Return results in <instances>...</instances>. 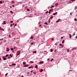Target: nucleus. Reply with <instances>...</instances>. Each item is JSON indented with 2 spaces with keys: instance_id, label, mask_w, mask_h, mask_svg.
Returning <instances> with one entry per match:
<instances>
[{
  "instance_id": "nucleus-1",
  "label": "nucleus",
  "mask_w": 77,
  "mask_h": 77,
  "mask_svg": "<svg viewBox=\"0 0 77 77\" xmlns=\"http://www.w3.org/2000/svg\"><path fill=\"white\" fill-rule=\"evenodd\" d=\"M20 52L21 51H17V56H18V55H20Z\"/></svg>"
},
{
  "instance_id": "nucleus-2",
  "label": "nucleus",
  "mask_w": 77,
  "mask_h": 77,
  "mask_svg": "<svg viewBox=\"0 0 77 77\" xmlns=\"http://www.w3.org/2000/svg\"><path fill=\"white\" fill-rule=\"evenodd\" d=\"M24 67H28L29 66V64H26L24 66H23Z\"/></svg>"
},
{
  "instance_id": "nucleus-3",
  "label": "nucleus",
  "mask_w": 77,
  "mask_h": 77,
  "mask_svg": "<svg viewBox=\"0 0 77 77\" xmlns=\"http://www.w3.org/2000/svg\"><path fill=\"white\" fill-rule=\"evenodd\" d=\"M29 69H30V68H33V66H31L29 67Z\"/></svg>"
},
{
  "instance_id": "nucleus-4",
  "label": "nucleus",
  "mask_w": 77,
  "mask_h": 77,
  "mask_svg": "<svg viewBox=\"0 0 77 77\" xmlns=\"http://www.w3.org/2000/svg\"><path fill=\"white\" fill-rule=\"evenodd\" d=\"M2 57L3 58V60H6L7 59L6 58H5V57H4V56H2Z\"/></svg>"
},
{
  "instance_id": "nucleus-5",
  "label": "nucleus",
  "mask_w": 77,
  "mask_h": 77,
  "mask_svg": "<svg viewBox=\"0 0 77 77\" xmlns=\"http://www.w3.org/2000/svg\"><path fill=\"white\" fill-rule=\"evenodd\" d=\"M57 12H56L55 13L53 14V15H57Z\"/></svg>"
},
{
  "instance_id": "nucleus-6",
  "label": "nucleus",
  "mask_w": 77,
  "mask_h": 77,
  "mask_svg": "<svg viewBox=\"0 0 77 77\" xmlns=\"http://www.w3.org/2000/svg\"><path fill=\"white\" fill-rule=\"evenodd\" d=\"M6 22L5 21H3L4 23H3V24H6V23H5Z\"/></svg>"
},
{
  "instance_id": "nucleus-7",
  "label": "nucleus",
  "mask_w": 77,
  "mask_h": 77,
  "mask_svg": "<svg viewBox=\"0 0 77 77\" xmlns=\"http://www.w3.org/2000/svg\"><path fill=\"white\" fill-rule=\"evenodd\" d=\"M7 51L8 52L9 51V49L8 48H7Z\"/></svg>"
},
{
  "instance_id": "nucleus-8",
  "label": "nucleus",
  "mask_w": 77,
  "mask_h": 77,
  "mask_svg": "<svg viewBox=\"0 0 77 77\" xmlns=\"http://www.w3.org/2000/svg\"><path fill=\"white\" fill-rule=\"evenodd\" d=\"M30 39H33V36H31L30 38Z\"/></svg>"
},
{
  "instance_id": "nucleus-9",
  "label": "nucleus",
  "mask_w": 77,
  "mask_h": 77,
  "mask_svg": "<svg viewBox=\"0 0 77 77\" xmlns=\"http://www.w3.org/2000/svg\"><path fill=\"white\" fill-rule=\"evenodd\" d=\"M44 62V61H41L39 62V63L41 64V63H43Z\"/></svg>"
},
{
  "instance_id": "nucleus-10",
  "label": "nucleus",
  "mask_w": 77,
  "mask_h": 77,
  "mask_svg": "<svg viewBox=\"0 0 77 77\" xmlns=\"http://www.w3.org/2000/svg\"><path fill=\"white\" fill-rule=\"evenodd\" d=\"M69 36L70 38H71V37H72V36L71 34H69Z\"/></svg>"
},
{
  "instance_id": "nucleus-11",
  "label": "nucleus",
  "mask_w": 77,
  "mask_h": 77,
  "mask_svg": "<svg viewBox=\"0 0 77 77\" xmlns=\"http://www.w3.org/2000/svg\"><path fill=\"white\" fill-rule=\"evenodd\" d=\"M0 30H2V31H4V29H3L0 28Z\"/></svg>"
},
{
  "instance_id": "nucleus-12",
  "label": "nucleus",
  "mask_w": 77,
  "mask_h": 77,
  "mask_svg": "<svg viewBox=\"0 0 77 77\" xmlns=\"http://www.w3.org/2000/svg\"><path fill=\"white\" fill-rule=\"evenodd\" d=\"M35 68H38V66L36 65L35 66Z\"/></svg>"
},
{
  "instance_id": "nucleus-13",
  "label": "nucleus",
  "mask_w": 77,
  "mask_h": 77,
  "mask_svg": "<svg viewBox=\"0 0 77 77\" xmlns=\"http://www.w3.org/2000/svg\"><path fill=\"white\" fill-rule=\"evenodd\" d=\"M77 9V7L76 6H75V10H76Z\"/></svg>"
},
{
  "instance_id": "nucleus-14",
  "label": "nucleus",
  "mask_w": 77,
  "mask_h": 77,
  "mask_svg": "<svg viewBox=\"0 0 77 77\" xmlns=\"http://www.w3.org/2000/svg\"><path fill=\"white\" fill-rule=\"evenodd\" d=\"M54 6L52 5L51 6V7L50 8L51 9H52V8H54Z\"/></svg>"
},
{
  "instance_id": "nucleus-15",
  "label": "nucleus",
  "mask_w": 77,
  "mask_h": 77,
  "mask_svg": "<svg viewBox=\"0 0 77 77\" xmlns=\"http://www.w3.org/2000/svg\"><path fill=\"white\" fill-rule=\"evenodd\" d=\"M11 50H12V51H13V50H14V48H11Z\"/></svg>"
},
{
  "instance_id": "nucleus-16",
  "label": "nucleus",
  "mask_w": 77,
  "mask_h": 77,
  "mask_svg": "<svg viewBox=\"0 0 77 77\" xmlns=\"http://www.w3.org/2000/svg\"><path fill=\"white\" fill-rule=\"evenodd\" d=\"M53 60H54V59L52 58V59H51V62H52V61H53Z\"/></svg>"
},
{
  "instance_id": "nucleus-17",
  "label": "nucleus",
  "mask_w": 77,
  "mask_h": 77,
  "mask_svg": "<svg viewBox=\"0 0 77 77\" xmlns=\"http://www.w3.org/2000/svg\"><path fill=\"white\" fill-rule=\"evenodd\" d=\"M33 53H36V51H33Z\"/></svg>"
},
{
  "instance_id": "nucleus-18",
  "label": "nucleus",
  "mask_w": 77,
  "mask_h": 77,
  "mask_svg": "<svg viewBox=\"0 0 77 77\" xmlns=\"http://www.w3.org/2000/svg\"><path fill=\"white\" fill-rule=\"evenodd\" d=\"M22 6L23 7V8H24V6H25V5L23 4L22 5Z\"/></svg>"
},
{
  "instance_id": "nucleus-19",
  "label": "nucleus",
  "mask_w": 77,
  "mask_h": 77,
  "mask_svg": "<svg viewBox=\"0 0 77 77\" xmlns=\"http://www.w3.org/2000/svg\"><path fill=\"white\" fill-rule=\"evenodd\" d=\"M9 56V54H7L5 56V57H8V56Z\"/></svg>"
},
{
  "instance_id": "nucleus-20",
  "label": "nucleus",
  "mask_w": 77,
  "mask_h": 77,
  "mask_svg": "<svg viewBox=\"0 0 77 77\" xmlns=\"http://www.w3.org/2000/svg\"><path fill=\"white\" fill-rule=\"evenodd\" d=\"M64 41H65V40H64L63 41V42H62V43H63V44H64Z\"/></svg>"
},
{
  "instance_id": "nucleus-21",
  "label": "nucleus",
  "mask_w": 77,
  "mask_h": 77,
  "mask_svg": "<svg viewBox=\"0 0 77 77\" xmlns=\"http://www.w3.org/2000/svg\"><path fill=\"white\" fill-rule=\"evenodd\" d=\"M23 64H24V65H26V63H25L24 62H23Z\"/></svg>"
},
{
  "instance_id": "nucleus-22",
  "label": "nucleus",
  "mask_w": 77,
  "mask_h": 77,
  "mask_svg": "<svg viewBox=\"0 0 77 77\" xmlns=\"http://www.w3.org/2000/svg\"><path fill=\"white\" fill-rule=\"evenodd\" d=\"M74 20H75V21H77V19H76V18H75Z\"/></svg>"
},
{
  "instance_id": "nucleus-23",
  "label": "nucleus",
  "mask_w": 77,
  "mask_h": 77,
  "mask_svg": "<svg viewBox=\"0 0 77 77\" xmlns=\"http://www.w3.org/2000/svg\"><path fill=\"white\" fill-rule=\"evenodd\" d=\"M58 5V3H57L55 4V6H57Z\"/></svg>"
},
{
  "instance_id": "nucleus-24",
  "label": "nucleus",
  "mask_w": 77,
  "mask_h": 77,
  "mask_svg": "<svg viewBox=\"0 0 77 77\" xmlns=\"http://www.w3.org/2000/svg\"><path fill=\"white\" fill-rule=\"evenodd\" d=\"M53 50H52V49H51V52H53Z\"/></svg>"
},
{
  "instance_id": "nucleus-25",
  "label": "nucleus",
  "mask_w": 77,
  "mask_h": 77,
  "mask_svg": "<svg viewBox=\"0 0 77 77\" xmlns=\"http://www.w3.org/2000/svg\"><path fill=\"white\" fill-rule=\"evenodd\" d=\"M40 71L42 72V71H43V69H41L40 70Z\"/></svg>"
},
{
  "instance_id": "nucleus-26",
  "label": "nucleus",
  "mask_w": 77,
  "mask_h": 77,
  "mask_svg": "<svg viewBox=\"0 0 77 77\" xmlns=\"http://www.w3.org/2000/svg\"><path fill=\"white\" fill-rule=\"evenodd\" d=\"M33 74H36V72H33Z\"/></svg>"
},
{
  "instance_id": "nucleus-27",
  "label": "nucleus",
  "mask_w": 77,
  "mask_h": 77,
  "mask_svg": "<svg viewBox=\"0 0 77 77\" xmlns=\"http://www.w3.org/2000/svg\"><path fill=\"white\" fill-rule=\"evenodd\" d=\"M45 24H46V25H48V23H45Z\"/></svg>"
},
{
  "instance_id": "nucleus-28",
  "label": "nucleus",
  "mask_w": 77,
  "mask_h": 77,
  "mask_svg": "<svg viewBox=\"0 0 77 77\" xmlns=\"http://www.w3.org/2000/svg\"><path fill=\"white\" fill-rule=\"evenodd\" d=\"M2 4V1H0V4Z\"/></svg>"
},
{
  "instance_id": "nucleus-29",
  "label": "nucleus",
  "mask_w": 77,
  "mask_h": 77,
  "mask_svg": "<svg viewBox=\"0 0 77 77\" xmlns=\"http://www.w3.org/2000/svg\"><path fill=\"white\" fill-rule=\"evenodd\" d=\"M27 11H29L30 10H29V8H27Z\"/></svg>"
},
{
  "instance_id": "nucleus-30",
  "label": "nucleus",
  "mask_w": 77,
  "mask_h": 77,
  "mask_svg": "<svg viewBox=\"0 0 77 77\" xmlns=\"http://www.w3.org/2000/svg\"><path fill=\"white\" fill-rule=\"evenodd\" d=\"M12 65H16V64H12Z\"/></svg>"
},
{
  "instance_id": "nucleus-31",
  "label": "nucleus",
  "mask_w": 77,
  "mask_h": 77,
  "mask_svg": "<svg viewBox=\"0 0 77 77\" xmlns=\"http://www.w3.org/2000/svg\"><path fill=\"white\" fill-rule=\"evenodd\" d=\"M73 50H76V48H73Z\"/></svg>"
},
{
  "instance_id": "nucleus-32",
  "label": "nucleus",
  "mask_w": 77,
  "mask_h": 77,
  "mask_svg": "<svg viewBox=\"0 0 77 77\" xmlns=\"http://www.w3.org/2000/svg\"><path fill=\"white\" fill-rule=\"evenodd\" d=\"M53 18V16H52L51 17V20H52V18Z\"/></svg>"
},
{
  "instance_id": "nucleus-33",
  "label": "nucleus",
  "mask_w": 77,
  "mask_h": 77,
  "mask_svg": "<svg viewBox=\"0 0 77 77\" xmlns=\"http://www.w3.org/2000/svg\"><path fill=\"white\" fill-rule=\"evenodd\" d=\"M2 40H3V38L0 39V41H2Z\"/></svg>"
},
{
  "instance_id": "nucleus-34",
  "label": "nucleus",
  "mask_w": 77,
  "mask_h": 77,
  "mask_svg": "<svg viewBox=\"0 0 77 77\" xmlns=\"http://www.w3.org/2000/svg\"><path fill=\"white\" fill-rule=\"evenodd\" d=\"M8 59H10V58H11V57H10L9 56V57H8Z\"/></svg>"
},
{
  "instance_id": "nucleus-35",
  "label": "nucleus",
  "mask_w": 77,
  "mask_h": 77,
  "mask_svg": "<svg viewBox=\"0 0 77 77\" xmlns=\"http://www.w3.org/2000/svg\"><path fill=\"white\" fill-rule=\"evenodd\" d=\"M10 12H11V14H13V12H12V11H10Z\"/></svg>"
},
{
  "instance_id": "nucleus-36",
  "label": "nucleus",
  "mask_w": 77,
  "mask_h": 77,
  "mask_svg": "<svg viewBox=\"0 0 77 77\" xmlns=\"http://www.w3.org/2000/svg\"><path fill=\"white\" fill-rule=\"evenodd\" d=\"M71 1L72 2H74V1H75V0H71Z\"/></svg>"
},
{
  "instance_id": "nucleus-37",
  "label": "nucleus",
  "mask_w": 77,
  "mask_h": 77,
  "mask_svg": "<svg viewBox=\"0 0 77 77\" xmlns=\"http://www.w3.org/2000/svg\"><path fill=\"white\" fill-rule=\"evenodd\" d=\"M30 62H31V63H34V62H33V61H30Z\"/></svg>"
},
{
  "instance_id": "nucleus-38",
  "label": "nucleus",
  "mask_w": 77,
  "mask_h": 77,
  "mask_svg": "<svg viewBox=\"0 0 77 77\" xmlns=\"http://www.w3.org/2000/svg\"><path fill=\"white\" fill-rule=\"evenodd\" d=\"M50 13H51V11H49V12H48V13L49 14H50Z\"/></svg>"
},
{
  "instance_id": "nucleus-39",
  "label": "nucleus",
  "mask_w": 77,
  "mask_h": 77,
  "mask_svg": "<svg viewBox=\"0 0 77 77\" xmlns=\"http://www.w3.org/2000/svg\"><path fill=\"white\" fill-rule=\"evenodd\" d=\"M51 40L52 41H54V38H52V39H51Z\"/></svg>"
},
{
  "instance_id": "nucleus-40",
  "label": "nucleus",
  "mask_w": 77,
  "mask_h": 77,
  "mask_svg": "<svg viewBox=\"0 0 77 77\" xmlns=\"http://www.w3.org/2000/svg\"><path fill=\"white\" fill-rule=\"evenodd\" d=\"M8 75V73H6L5 75V76H6V75Z\"/></svg>"
},
{
  "instance_id": "nucleus-41",
  "label": "nucleus",
  "mask_w": 77,
  "mask_h": 77,
  "mask_svg": "<svg viewBox=\"0 0 77 77\" xmlns=\"http://www.w3.org/2000/svg\"><path fill=\"white\" fill-rule=\"evenodd\" d=\"M10 23H13V21H11V22H10Z\"/></svg>"
},
{
  "instance_id": "nucleus-42",
  "label": "nucleus",
  "mask_w": 77,
  "mask_h": 77,
  "mask_svg": "<svg viewBox=\"0 0 77 77\" xmlns=\"http://www.w3.org/2000/svg\"><path fill=\"white\" fill-rule=\"evenodd\" d=\"M9 56H11V57H12V55H11V54H10Z\"/></svg>"
},
{
  "instance_id": "nucleus-43",
  "label": "nucleus",
  "mask_w": 77,
  "mask_h": 77,
  "mask_svg": "<svg viewBox=\"0 0 77 77\" xmlns=\"http://www.w3.org/2000/svg\"><path fill=\"white\" fill-rule=\"evenodd\" d=\"M12 6L13 7V8H15V6H14V5H12Z\"/></svg>"
},
{
  "instance_id": "nucleus-44",
  "label": "nucleus",
  "mask_w": 77,
  "mask_h": 77,
  "mask_svg": "<svg viewBox=\"0 0 77 77\" xmlns=\"http://www.w3.org/2000/svg\"><path fill=\"white\" fill-rule=\"evenodd\" d=\"M70 71H72V70H70L69 71V72H70Z\"/></svg>"
},
{
  "instance_id": "nucleus-45",
  "label": "nucleus",
  "mask_w": 77,
  "mask_h": 77,
  "mask_svg": "<svg viewBox=\"0 0 77 77\" xmlns=\"http://www.w3.org/2000/svg\"><path fill=\"white\" fill-rule=\"evenodd\" d=\"M12 26V24H11L10 25L11 27Z\"/></svg>"
},
{
  "instance_id": "nucleus-46",
  "label": "nucleus",
  "mask_w": 77,
  "mask_h": 77,
  "mask_svg": "<svg viewBox=\"0 0 77 77\" xmlns=\"http://www.w3.org/2000/svg\"><path fill=\"white\" fill-rule=\"evenodd\" d=\"M62 45V44H60V46H61Z\"/></svg>"
},
{
  "instance_id": "nucleus-47",
  "label": "nucleus",
  "mask_w": 77,
  "mask_h": 77,
  "mask_svg": "<svg viewBox=\"0 0 77 77\" xmlns=\"http://www.w3.org/2000/svg\"><path fill=\"white\" fill-rule=\"evenodd\" d=\"M49 11H49L50 12H51V11H52L51 10V9H50Z\"/></svg>"
},
{
  "instance_id": "nucleus-48",
  "label": "nucleus",
  "mask_w": 77,
  "mask_h": 77,
  "mask_svg": "<svg viewBox=\"0 0 77 77\" xmlns=\"http://www.w3.org/2000/svg\"><path fill=\"white\" fill-rule=\"evenodd\" d=\"M33 70H32L31 71V72H33Z\"/></svg>"
},
{
  "instance_id": "nucleus-49",
  "label": "nucleus",
  "mask_w": 77,
  "mask_h": 77,
  "mask_svg": "<svg viewBox=\"0 0 77 77\" xmlns=\"http://www.w3.org/2000/svg\"><path fill=\"white\" fill-rule=\"evenodd\" d=\"M60 19H59L58 20V21H60Z\"/></svg>"
},
{
  "instance_id": "nucleus-50",
  "label": "nucleus",
  "mask_w": 77,
  "mask_h": 77,
  "mask_svg": "<svg viewBox=\"0 0 77 77\" xmlns=\"http://www.w3.org/2000/svg\"><path fill=\"white\" fill-rule=\"evenodd\" d=\"M12 2L13 3H15V2H14V1Z\"/></svg>"
},
{
  "instance_id": "nucleus-51",
  "label": "nucleus",
  "mask_w": 77,
  "mask_h": 77,
  "mask_svg": "<svg viewBox=\"0 0 77 77\" xmlns=\"http://www.w3.org/2000/svg\"><path fill=\"white\" fill-rule=\"evenodd\" d=\"M46 14H48V11L46 12Z\"/></svg>"
},
{
  "instance_id": "nucleus-52",
  "label": "nucleus",
  "mask_w": 77,
  "mask_h": 77,
  "mask_svg": "<svg viewBox=\"0 0 77 77\" xmlns=\"http://www.w3.org/2000/svg\"><path fill=\"white\" fill-rule=\"evenodd\" d=\"M61 38L62 39H63V37H61Z\"/></svg>"
},
{
  "instance_id": "nucleus-53",
  "label": "nucleus",
  "mask_w": 77,
  "mask_h": 77,
  "mask_svg": "<svg viewBox=\"0 0 77 77\" xmlns=\"http://www.w3.org/2000/svg\"><path fill=\"white\" fill-rule=\"evenodd\" d=\"M75 38H76V39H77V35L76 36V37H75Z\"/></svg>"
},
{
  "instance_id": "nucleus-54",
  "label": "nucleus",
  "mask_w": 77,
  "mask_h": 77,
  "mask_svg": "<svg viewBox=\"0 0 77 77\" xmlns=\"http://www.w3.org/2000/svg\"><path fill=\"white\" fill-rule=\"evenodd\" d=\"M17 26V24H15V26Z\"/></svg>"
},
{
  "instance_id": "nucleus-55",
  "label": "nucleus",
  "mask_w": 77,
  "mask_h": 77,
  "mask_svg": "<svg viewBox=\"0 0 77 77\" xmlns=\"http://www.w3.org/2000/svg\"><path fill=\"white\" fill-rule=\"evenodd\" d=\"M33 44V43L32 42L31 43V45H32Z\"/></svg>"
},
{
  "instance_id": "nucleus-56",
  "label": "nucleus",
  "mask_w": 77,
  "mask_h": 77,
  "mask_svg": "<svg viewBox=\"0 0 77 77\" xmlns=\"http://www.w3.org/2000/svg\"><path fill=\"white\" fill-rule=\"evenodd\" d=\"M21 77H24V76H23V75H22Z\"/></svg>"
},
{
  "instance_id": "nucleus-57",
  "label": "nucleus",
  "mask_w": 77,
  "mask_h": 77,
  "mask_svg": "<svg viewBox=\"0 0 77 77\" xmlns=\"http://www.w3.org/2000/svg\"><path fill=\"white\" fill-rule=\"evenodd\" d=\"M58 22H59L58 21H56V23H58Z\"/></svg>"
},
{
  "instance_id": "nucleus-58",
  "label": "nucleus",
  "mask_w": 77,
  "mask_h": 77,
  "mask_svg": "<svg viewBox=\"0 0 77 77\" xmlns=\"http://www.w3.org/2000/svg\"><path fill=\"white\" fill-rule=\"evenodd\" d=\"M10 8H12V6H10Z\"/></svg>"
},
{
  "instance_id": "nucleus-59",
  "label": "nucleus",
  "mask_w": 77,
  "mask_h": 77,
  "mask_svg": "<svg viewBox=\"0 0 77 77\" xmlns=\"http://www.w3.org/2000/svg\"><path fill=\"white\" fill-rule=\"evenodd\" d=\"M50 60L49 58L48 59V60Z\"/></svg>"
},
{
  "instance_id": "nucleus-60",
  "label": "nucleus",
  "mask_w": 77,
  "mask_h": 77,
  "mask_svg": "<svg viewBox=\"0 0 77 77\" xmlns=\"http://www.w3.org/2000/svg\"><path fill=\"white\" fill-rule=\"evenodd\" d=\"M69 49H68V52H69Z\"/></svg>"
},
{
  "instance_id": "nucleus-61",
  "label": "nucleus",
  "mask_w": 77,
  "mask_h": 77,
  "mask_svg": "<svg viewBox=\"0 0 77 77\" xmlns=\"http://www.w3.org/2000/svg\"><path fill=\"white\" fill-rule=\"evenodd\" d=\"M9 66H12V65H9Z\"/></svg>"
},
{
  "instance_id": "nucleus-62",
  "label": "nucleus",
  "mask_w": 77,
  "mask_h": 77,
  "mask_svg": "<svg viewBox=\"0 0 77 77\" xmlns=\"http://www.w3.org/2000/svg\"><path fill=\"white\" fill-rule=\"evenodd\" d=\"M61 47H63V45H61Z\"/></svg>"
},
{
  "instance_id": "nucleus-63",
  "label": "nucleus",
  "mask_w": 77,
  "mask_h": 77,
  "mask_svg": "<svg viewBox=\"0 0 77 77\" xmlns=\"http://www.w3.org/2000/svg\"><path fill=\"white\" fill-rule=\"evenodd\" d=\"M11 36V35H9V37H10Z\"/></svg>"
},
{
  "instance_id": "nucleus-64",
  "label": "nucleus",
  "mask_w": 77,
  "mask_h": 77,
  "mask_svg": "<svg viewBox=\"0 0 77 77\" xmlns=\"http://www.w3.org/2000/svg\"><path fill=\"white\" fill-rule=\"evenodd\" d=\"M14 24L13 23V24H12V26H14Z\"/></svg>"
}]
</instances>
